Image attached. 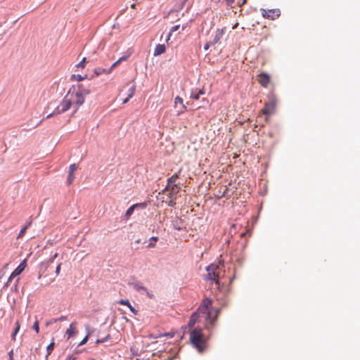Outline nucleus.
Listing matches in <instances>:
<instances>
[{"label":"nucleus","instance_id":"nucleus-1","mask_svg":"<svg viewBox=\"0 0 360 360\" xmlns=\"http://www.w3.org/2000/svg\"><path fill=\"white\" fill-rule=\"evenodd\" d=\"M212 304V300L210 298H205L201 304L199 306L196 312L205 314V327L210 330L216 325L218 316L220 313V309L216 308L211 309L210 307Z\"/></svg>","mask_w":360,"mask_h":360},{"label":"nucleus","instance_id":"nucleus-2","mask_svg":"<svg viewBox=\"0 0 360 360\" xmlns=\"http://www.w3.org/2000/svg\"><path fill=\"white\" fill-rule=\"evenodd\" d=\"M89 88L84 86L83 84H78L77 87L72 86L68 92L66 96L70 101L72 105L76 106L75 112L79 107L82 105L85 101V97L90 94Z\"/></svg>","mask_w":360,"mask_h":360},{"label":"nucleus","instance_id":"nucleus-3","mask_svg":"<svg viewBox=\"0 0 360 360\" xmlns=\"http://www.w3.org/2000/svg\"><path fill=\"white\" fill-rule=\"evenodd\" d=\"M180 191V187L178 185H173L169 187L167 185L162 191V202H165L169 206L173 207L175 205V200L177 198V194Z\"/></svg>","mask_w":360,"mask_h":360},{"label":"nucleus","instance_id":"nucleus-4","mask_svg":"<svg viewBox=\"0 0 360 360\" xmlns=\"http://www.w3.org/2000/svg\"><path fill=\"white\" fill-rule=\"evenodd\" d=\"M190 340L192 345L196 347L198 351L202 352L205 348V341L203 338L202 329L195 328L190 333Z\"/></svg>","mask_w":360,"mask_h":360},{"label":"nucleus","instance_id":"nucleus-5","mask_svg":"<svg viewBox=\"0 0 360 360\" xmlns=\"http://www.w3.org/2000/svg\"><path fill=\"white\" fill-rule=\"evenodd\" d=\"M277 98L274 93H269L267 96V101L264 103V107L262 110V114L266 116H269L274 113L276 105H277Z\"/></svg>","mask_w":360,"mask_h":360},{"label":"nucleus","instance_id":"nucleus-6","mask_svg":"<svg viewBox=\"0 0 360 360\" xmlns=\"http://www.w3.org/2000/svg\"><path fill=\"white\" fill-rule=\"evenodd\" d=\"M207 278L209 280L215 281L216 284L219 285V266L215 264L209 265L207 269Z\"/></svg>","mask_w":360,"mask_h":360},{"label":"nucleus","instance_id":"nucleus-7","mask_svg":"<svg viewBox=\"0 0 360 360\" xmlns=\"http://www.w3.org/2000/svg\"><path fill=\"white\" fill-rule=\"evenodd\" d=\"M70 101L65 95L61 103L56 108L55 113L61 114L68 110L72 106Z\"/></svg>","mask_w":360,"mask_h":360},{"label":"nucleus","instance_id":"nucleus-8","mask_svg":"<svg viewBox=\"0 0 360 360\" xmlns=\"http://www.w3.org/2000/svg\"><path fill=\"white\" fill-rule=\"evenodd\" d=\"M257 80L262 87L267 88L271 83V77L266 72H262L257 75Z\"/></svg>","mask_w":360,"mask_h":360},{"label":"nucleus","instance_id":"nucleus-9","mask_svg":"<svg viewBox=\"0 0 360 360\" xmlns=\"http://www.w3.org/2000/svg\"><path fill=\"white\" fill-rule=\"evenodd\" d=\"M262 14L264 18L274 20L279 17L281 13L278 9L262 10Z\"/></svg>","mask_w":360,"mask_h":360},{"label":"nucleus","instance_id":"nucleus-10","mask_svg":"<svg viewBox=\"0 0 360 360\" xmlns=\"http://www.w3.org/2000/svg\"><path fill=\"white\" fill-rule=\"evenodd\" d=\"M174 108L177 110L178 115L183 113L186 110V106L184 105L183 99L179 96L174 98Z\"/></svg>","mask_w":360,"mask_h":360},{"label":"nucleus","instance_id":"nucleus-11","mask_svg":"<svg viewBox=\"0 0 360 360\" xmlns=\"http://www.w3.org/2000/svg\"><path fill=\"white\" fill-rule=\"evenodd\" d=\"M132 285H133V288L135 290H136L138 292L143 291L146 293V295L148 297H149L150 299L154 298V295L150 293L146 287L143 286L140 283H133Z\"/></svg>","mask_w":360,"mask_h":360},{"label":"nucleus","instance_id":"nucleus-12","mask_svg":"<svg viewBox=\"0 0 360 360\" xmlns=\"http://www.w3.org/2000/svg\"><path fill=\"white\" fill-rule=\"evenodd\" d=\"M77 167H78L76 164H72L70 166L68 176V179H67V182H68V185H70L72 183L74 179H75L74 172L77 170Z\"/></svg>","mask_w":360,"mask_h":360},{"label":"nucleus","instance_id":"nucleus-13","mask_svg":"<svg viewBox=\"0 0 360 360\" xmlns=\"http://www.w3.org/2000/svg\"><path fill=\"white\" fill-rule=\"evenodd\" d=\"M26 260L24 259L19 266L11 273V277H15L20 275L26 268Z\"/></svg>","mask_w":360,"mask_h":360},{"label":"nucleus","instance_id":"nucleus-14","mask_svg":"<svg viewBox=\"0 0 360 360\" xmlns=\"http://www.w3.org/2000/svg\"><path fill=\"white\" fill-rule=\"evenodd\" d=\"M76 325H77L76 322L72 323L70 325L69 328L67 329L65 334L68 337V339L70 338L71 337L74 336L76 334V333H77Z\"/></svg>","mask_w":360,"mask_h":360},{"label":"nucleus","instance_id":"nucleus-15","mask_svg":"<svg viewBox=\"0 0 360 360\" xmlns=\"http://www.w3.org/2000/svg\"><path fill=\"white\" fill-rule=\"evenodd\" d=\"M137 207H141L142 208H144L146 207V202H143V203H137V204H134L133 205H131L129 208H128V210L126 211V213H125V215L126 217H130L134 211V209Z\"/></svg>","mask_w":360,"mask_h":360},{"label":"nucleus","instance_id":"nucleus-16","mask_svg":"<svg viewBox=\"0 0 360 360\" xmlns=\"http://www.w3.org/2000/svg\"><path fill=\"white\" fill-rule=\"evenodd\" d=\"M225 30H226V28L224 27L221 29H217L216 30L214 38L213 39V44H217L220 41V39H221V37H223V35L225 33Z\"/></svg>","mask_w":360,"mask_h":360},{"label":"nucleus","instance_id":"nucleus-17","mask_svg":"<svg viewBox=\"0 0 360 360\" xmlns=\"http://www.w3.org/2000/svg\"><path fill=\"white\" fill-rule=\"evenodd\" d=\"M181 169H179L178 172L174 174L172 176L167 179V184L169 187L170 186L176 185L175 184L176 181L179 178Z\"/></svg>","mask_w":360,"mask_h":360},{"label":"nucleus","instance_id":"nucleus-18","mask_svg":"<svg viewBox=\"0 0 360 360\" xmlns=\"http://www.w3.org/2000/svg\"><path fill=\"white\" fill-rule=\"evenodd\" d=\"M165 51H166L165 45L159 44L155 46L153 55L155 56L161 55V54L164 53L165 52Z\"/></svg>","mask_w":360,"mask_h":360},{"label":"nucleus","instance_id":"nucleus-19","mask_svg":"<svg viewBox=\"0 0 360 360\" xmlns=\"http://www.w3.org/2000/svg\"><path fill=\"white\" fill-rule=\"evenodd\" d=\"M94 72L96 75V76H99L102 74L109 75L110 74V70L102 68H96L94 70Z\"/></svg>","mask_w":360,"mask_h":360},{"label":"nucleus","instance_id":"nucleus-20","mask_svg":"<svg viewBox=\"0 0 360 360\" xmlns=\"http://www.w3.org/2000/svg\"><path fill=\"white\" fill-rule=\"evenodd\" d=\"M198 319V312H193L190 318L189 322H188V327L191 328L193 327L195 323L197 322Z\"/></svg>","mask_w":360,"mask_h":360},{"label":"nucleus","instance_id":"nucleus-21","mask_svg":"<svg viewBox=\"0 0 360 360\" xmlns=\"http://www.w3.org/2000/svg\"><path fill=\"white\" fill-rule=\"evenodd\" d=\"M86 78H87L86 75H85L84 76H82L80 75H72L71 77V80L80 82V81L84 80Z\"/></svg>","mask_w":360,"mask_h":360},{"label":"nucleus","instance_id":"nucleus-22","mask_svg":"<svg viewBox=\"0 0 360 360\" xmlns=\"http://www.w3.org/2000/svg\"><path fill=\"white\" fill-rule=\"evenodd\" d=\"M20 322L19 321H17L15 323V330L13 333V334L11 335V339L13 340H15V336L17 335V333H18L19 330H20Z\"/></svg>","mask_w":360,"mask_h":360},{"label":"nucleus","instance_id":"nucleus-23","mask_svg":"<svg viewBox=\"0 0 360 360\" xmlns=\"http://www.w3.org/2000/svg\"><path fill=\"white\" fill-rule=\"evenodd\" d=\"M158 239V238L156 236H153L152 238H150V243L148 245V248H153V247H155V243L157 242Z\"/></svg>","mask_w":360,"mask_h":360},{"label":"nucleus","instance_id":"nucleus-24","mask_svg":"<svg viewBox=\"0 0 360 360\" xmlns=\"http://www.w3.org/2000/svg\"><path fill=\"white\" fill-rule=\"evenodd\" d=\"M179 27H180V25H176L173 26V27L171 28L170 32H169V34H168V37H167V41H168V40L169 39V38H170V37H171V35H172V33L173 32H175V31L178 30L179 29Z\"/></svg>","mask_w":360,"mask_h":360},{"label":"nucleus","instance_id":"nucleus-25","mask_svg":"<svg viewBox=\"0 0 360 360\" xmlns=\"http://www.w3.org/2000/svg\"><path fill=\"white\" fill-rule=\"evenodd\" d=\"M86 63V58H83L82 60L77 65V67L84 69L85 68Z\"/></svg>","mask_w":360,"mask_h":360},{"label":"nucleus","instance_id":"nucleus-26","mask_svg":"<svg viewBox=\"0 0 360 360\" xmlns=\"http://www.w3.org/2000/svg\"><path fill=\"white\" fill-rule=\"evenodd\" d=\"M135 89H136V86L135 85L132 86L129 89V94H128V96L129 98H132L134 95V93H135Z\"/></svg>","mask_w":360,"mask_h":360},{"label":"nucleus","instance_id":"nucleus-27","mask_svg":"<svg viewBox=\"0 0 360 360\" xmlns=\"http://www.w3.org/2000/svg\"><path fill=\"white\" fill-rule=\"evenodd\" d=\"M54 348V342H51L50 343L48 346H47V352H48V355L51 354V352L53 351Z\"/></svg>","mask_w":360,"mask_h":360},{"label":"nucleus","instance_id":"nucleus-28","mask_svg":"<svg viewBox=\"0 0 360 360\" xmlns=\"http://www.w3.org/2000/svg\"><path fill=\"white\" fill-rule=\"evenodd\" d=\"M13 278L14 277H11V274L8 278L7 282L4 283L3 288H5V289L7 288L10 285V283L12 281Z\"/></svg>","mask_w":360,"mask_h":360},{"label":"nucleus","instance_id":"nucleus-29","mask_svg":"<svg viewBox=\"0 0 360 360\" xmlns=\"http://www.w3.org/2000/svg\"><path fill=\"white\" fill-rule=\"evenodd\" d=\"M119 303L122 305H126L128 307L131 305L129 301L128 300H120Z\"/></svg>","mask_w":360,"mask_h":360},{"label":"nucleus","instance_id":"nucleus-30","mask_svg":"<svg viewBox=\"0 0 360 360\" xmlns=\"http://www.w3.org/2000/svg\"><path fill=\"white\" fill-rule=\"evenodd\" d=\"M27 226H24L19 232L18 233V238H20L21 237H22L26 231V229H27Z\"/></svg>","mask_w":360,"mask_h":360},{"label":"nucleus","instance_id":"nucleus-31","mask_svg":"<svg viewBox=\"0 0 360 360\" xmlns=\"http://www.w3.org/2000/svg\"><path fill=\"white\" fill-rule=\"evenodd\" d=\"M33 329L36 331L37 333L39 332V321L36 320L33 325Z\"/></svg>","mask_w":360,"mask_h":360},{"label":"nucleus","instance_id":"nucleus-32","mask_svg":"<svg viewBox=\"0 0 360 360\" xmlns=\"http://www.w3.org/2000/svg\"><path fill=\"white\" fill-rule=\"evenodd\" d=\"M110 338V335H108L105 338H103V339H98L96 340V343L98 345V344H101V343H103L104 342H105L108 339Z\"/></svg>","mask_w":360,"mask_h":360},{"label":"nucleus","instance_id":"nucleus-33","mask_svg":"<svg viewBox=\"0 0 360 360\" xmlns=\"http://www.w3.org/2000/svg\"><path fill=\"white\" fill-rule=\"evenodd\" d=\"M120 63L118 60H116L108 70H110V73L112 72V70L115 68L118 65H120Z\"/></svg>","mask_w":360,"mask_h":360},{"label":"nucleus","instance_id":"nucleus-34","mask_svg":"<svg viewBox=\"0 0 360 360\" xmlns=\"http://www.w3.org/2000/svg\"><path fill=\"white\" fill-rule=\"evenodd\" d=\"M191 97L192 98H193L194 100H198V99H199V98H200V95H199L198 94H197V92H194V91H193V92L191 93Z\"/></svg>","mask_w":360,"mask_h":360},{"label":"nucleus","instance_id":"nucleus-35","mask_svg":"<svg viewBox=\"0 0 360 360\" xmlns=\"http://www.w3.org/2000/svg\"><path fill=\"white\" fill-rule=\"evenodd\" d=\"M66 319H67V317H66V316H60V318H58V319H55L53 320V322H57V321H65V320H66Z\"/></svg>","mask_w":360,"mask_h":360},{"label":"nucleus","instance_id":"nucleus-36","mask_svg":"<svg viewBox=\"0 0 360 360\" xmlns=\"http://www.w3.org/2000/svg\"><path fill=\"white\" fill-rule=\"evenodd\" d=\"M129 309L134 314L136 315L138 314V311L131 305L129 307Z\"/></svg>","mask_w":360,"mask_h":360},{"label":"nucleus","instance_id":"nucleus-37","mask_svg":"<svg viewBox=\"0 0 360 360\" xmlns=\"http://www.w3.org/2000/svg\"><path fill=\"white\" fill-rule=\"evenodd\" d=\"M88 338H89V336L86 335L81 342L79 344V346H81V345H83L84 344L86 343L87 340H88Z\"/></svg>","mask_w":360,"mask_h":360},{"label":"nucleus","instance_id":"nucleus-38","mask_svg":"<svg viewBox=\"0 0 360 360\" xmlns=\"http://www.w3.org/2000/svg\"><path fill=\"white\" fill-rule=\"evenodd\" d=\"M60 267H61V263H60V264L57 266V267H56V274L57 276H58V275H59V274H60Z\"/></svg>","mask_w":360,"mask_h":360},{"label":"nucleus","instance_id":"nucleus-39","mask_svg":"<svg viewBox=\"0 0 360 360\" xmlns=\"http://www.w3.org/2000/svg\"><path fill=\"white\" fill-rule=\"evenodd\" d=\"M228 6L232 7V4L234 2V0H224Z\"/></svg>","mask_w":360,"mask_h":360},{"label":"nucleus","instance_id":"nucleus-40","mask_svg":"<svg viewBox=\"0 0 360 360\" xmlns=\"http://www.w3.org/2000/svg\"><path fill=\"white\" fill-rule=\"evenodd\" d=\"M59 115L58 113H55V110H53V112L52 113H50L46 117V119H49L50 117H51L53 115Z\"/></svg>","mask_w":360,"mask_h":360},{"label":"nucleus","instance_id":"nucleus-41","mask_svg":"<svg viewBox=\"0 0 360 360\" xmlns=\"http://www.w3.org/2000/svg\"><path fill=\"white\" fill-rule=\"evenodd\" d=\"M8 355H9V360H13V350H11L9 352H8Z\"/></svg>","mask_w":360,"mask_h":360},{"label":"nucleus","instance_id":"nucleus-42","mask_svg":"<svg viewBox=\"0 0 360 360\" xmlns=\"http://www.w3.org/2000/svg\"><path fill=\"white\" fill-rule=\"evenodd\" d=\"M128 56H122L120 58L117 60L121 63L122 61L126 60L127 59Z\"/></svg>","mask_w":360,"mask_h":360},{"label":"nucleus","instance_id":"nucleus-43","mask_svg":"<svg viewBox=\"0 0 360 360\" xmlns=\"http://www.w3.org/2000/svg\"><path fill=\"white\" fill-rule=\"evenodd\" d=\"M247 0H243L241 1V2H238V6L241 7L243 6L245 3H246Z\"/></svg>","mask_w":360,"mask_h":360},{"label":"nucleus","instance_id":"nucleus-44","mask_svg":"<svg viewBox=\"0 0 360 360\" xmlns=\"http://www.w3.org/2000/svg\"><path fill=\"white\" fill-rule=\"evenodd\" d=\"M4 271L3 270H0V281H1L2 278L4 276Z\"/></svg>","mask_w":360,"mask_h":360},{"label":"nucleus","instance_id":"nucleus-45","mask_svg":"<svg viewBox=\"0 0 360 360\" xmlns=\"http://www.w3.org/2000/svg\"><path fill=\"white\" fill-rule=\"evenodd\" d=\"M130 98H129V96H127L125 99H124V100H123L122 103H123L124 104L127 103L129 101V100Z\"/></svg>","mask_w":360,"mask_h":360},{"label":"nucleus","instance_id":"nucleus-46","mask_svg":"<svg viewBox=\"0 0 360 360\" xmlns=\"http://www.w3.org/2000/svg\"><path fill=\"white\" fill-rule=\"evenodd\" d=\"M238 25H239V23H238V22H236L233 25L232 29H233V30H234V29L237 28V27H238Z\"/></svg>","mask_w":360,"mask_h":360},{"label":"nucleus","instance_id":"nucleus-47","mask_svg":"<svg viewBox=\"0 0 360 360\" xmlns=\"http://www.w3.org/2000/svg\"><path fill=\"white\" fill-rule=\"evenodd\" d=\"M226 191H227V188H226V189L223 191V193H222V194H221V195L220 197H221H221H224V196L226 195Z\"/></svg>","mask_w":360,"mask_h":360},{"label":"nucleus","instance_id":"nucleus-48","mask_svg":"<svg viewBox=\"0 0 360 360\" xmlns=\"http://www.w3.org/2000/svg\"><path fill=\"white\" fill-rule=\"evenodd\" d=\"M197 94H198L199 95H202V94H204V91H203V90L200 89V90L197 92Z\"/></svg>","mask_w":360,"mask_h":360},{"label":"nucleus","instance_id":"nucleus-49","mask_svg":"<svg viewBox=\"0 0 360 360\" xmlns=\"http://www.w3.org/2000/svg\"><path fill=\"white\" fill-rule=\"evenodd\" d=\"M136 4H132L131 5V8H133V9H135V8H136Z\"/></svg>","mask_w":360,"mask_h":360},{"label":"nucleus","instance_id":"nucleus-50","mask_svg":"<svg viewBox=\"0 0 360 360\" xmlns=\"http://www.w3.org/2000/svg\"><path fill=\"white\" fill-rule=\"evenodd\" d=\"M208 48H209V45L208 44H205L204 49L207 50Z\"/></svg>","mask_w":360,"mask_h":360},{"label":"nucleus","instance_id":"nucleus-51","mask_svg":"<svg viewBox=\"0 0 360 360\" xmlns=\"http://www.w3.org/2000/svg\"><path fill=\"white\" fill-rule=\"evenodd\" d=\"M58 257V253H56L53 257V259Z\"/></svg>","mask_w":360,"mask_h":360},{"label":"nucleus","instance_id":"nucleus-52","mask_svg":"<svg viewBox=\"0 0 360 360\" xmlns=\"http://www.w3.org/2000/svg\"><path fill=\"white\" fill-rule=\"evenodd\" d=\"M18 281H19V279L18 278L17 281H16L15 286H17V285L18 283Z\"/></svg>","mask_w":360,"mask_h":360}]
</instances>
